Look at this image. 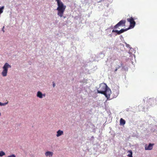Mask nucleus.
Segmentation results:
<instances>
[{"label": "nucleus", "mask_w": 157, "mask_h": 157, "mask_svg": "<svg viewBox=\"0 0 157 157\" xmlns=\"http://www.w3.org/2000/svg\"><path fill=\"white\" fill-rule=\"evenodd\" d=\"M127 21L129 22L130 23L129 27L128 28V29H129L133 28L136 24V22L134 21L133 18L132 17L130 18H128L127 19Z\"/></svg>", "instance_id": "20e7f679"}, {"label": "nucleus", "mask_w": 157, "mask_h": 157, "mask_svg": "<svg viewBox=\"0 0 157 157\" xmlns=\"http://www.w3.org/2000/svg\"><path fill=\"white\" fill-rule=\"evenodd\" d=\"M125 123V121L121 118L120 120V124L121 125H124Z\"/></svg>", "instance_id": "4468645a"}, {"label": "nucleus", "mask_w": 157, "mask_h": 157, "mask_svg": "<svg viewBox=\"0 0 157 157\" xmlns=\"http://www.w3.org/2000/svg\"><path fill=\"white\" fill-rule=\"evenodd\" d=\"M126 21L124 20H121L117 24L114 26V28L117 29L119 26H124L125 25Z\"/></svg>", "instance_id": "39448f33"}, {"label": "nucleus", "mask_w": 157, "mask_h": 157, "mask_svg": "<svg viewBox=\"0 0 157 157\" xmlns=\"http://www.w3.org/2000/svg\"><path fill=\"white\" fill-rule=\"evenodd\" d=\"M7 157H16V156L14 154H12L8 156Z\"/></svg>", "instance_id": "6ab92c4d"}, {"label": "nucleus", "mask_w": 157, "mask_h": 157, "mask_svg": "<svg viewBox=\"0 0 157 157\" xmlns=\"http://www.w3.org/2000/svg\"><path fill=\"white\" fill-rule=\"evenodd\" d=\"M1 113H0V116H1Z\"/></svg>", "instance_id": "a878e982"}, {"label": "nucleus", "mask_w": 157, "mask_h": 157, "mask_svg": "<svg viewBox=\"0 0 157 157\" xmlns=\"http://www.w3.org/2000/svg\"><path fill=\"white\" fill-rule=\"evenodd\" d=\"M4 8V6H2L0 7V14H1L3 12V10Z\"/></svg>", "instance_id": "2eb2a0df"}, {"label": "nucleus", "mask_w": 157, "mask_h": 157, "mask_svg": "<svg viewBox=\"0 0 157 157\" xmlns=\"http://www.w3.org/2000/svg\"><path fill=\"white\" fill-rule=\"evenodd\" d=\"M56 1L57 2L58 6L56 9V10L57 11V15L59 17H62L66 6L64 5L61 0H56Z\"/></svg>", "instance_id": "f03ea898"}, {"label": "nucleus", "mask_w": 157, "mask_h": 157, "mask_svg": "<svg viewBox=\"0 0 157 157\" xmlns=\"http://www.w3.org/2000/svg\"><path fill=\"white\" fill-rule=\"evenodd\" d=\"M53 153L51 151H47L45 153V155L46 157H52Z\"/></svg>", "instance_id": "9d476101"}, {"label": "nucleus", "mask_w": 157, "mask_h": 157, "mask_svg": "<svg viewBox=\"0 0 157 157\" xmlns=\"http://www.w3.org/2000/svg\"><path fill=\"white\" fill-rule=\"evenodd\" d=\"M131 51H134V49H131V50H130Z\"/></svg>", "instance_id": "5701e85b"}, {"label": "nucleus", "mask_w": 157, "mask_h": 157, "mask_svg": "<svg viewBox=\"0 0 157 157\" xmlns=\"http://www.w3.org/2000/svg\"><path fill=\"white\" fill-rule=\"evenodd\" d=\"M117 69H116L115 70V71H117Z\"/></svg>", "instance_id": "b1692460"}, {"label": "nucleus", "mask_w": 157, "mask_h": 157, "mask_svg": "<svg viewBox=\"0 0 157 157\" xmlns=\"http://www.w3.org/2000/svg\"><path fill=\"white\" fill-rule=\"evenodd\" d=\"M4 26H3V28H2V31L3 32H5V31H4Z\"/></svg>", "instance_id": "412c9836"}, {"label": "nucleus", "mask_w": 157, "mask_h": 157, "mask_svg": "<svg viewBox=\"0 0 157 157\" xmlns=\"http://www.w3.org/2000/svg\"><path fill=\"white\" fill-rule=\"evenodd\" d=\"M107 152V150L105 149V147L102 148L100 151V153L101 154H105Z\"/></svg>", "instance_id": "ddd939ff"}, {"label": "nucleus", "mask_w": 157, "mask_h": 157, "mask_svg": "<svg viewBox=\"0 0 157 157\" xmlns=\"http://www.w3.org/2000/svg\"><path fill=\"white\" fill-rule=\"evenodd\" d=\"M154 144L149 143L148 145L147 144H145V149L146 150H152L154 145Z\"/></svg>", "instance_id": "0eeeda50"}, {"label": "nucleus", "mask_w": 157, "mask_h": 157, "mask_svg": "<svg viewBox=\"0 0 157 157\" xmlns=\"http://www.w3.org/2000/svg\"><path fill=\"white\" fill-rule=\"evenodd\" d=\"M148 102L151 103V105H153L154 104L157 105V97L154 99L153 98H149L148 100Z\"/></svg>", "instance_id": "6e6552de"}, {"label": "nucleus", "mask_w": 157, "mask_h": 157, "mask_svg": "<svg viewBox=\"0 0 157 157\" xmlns=\"http://www.w3.org/2000/svg\"><path fill=\"white\" fill-rule=\"evenodd\" d=\"M8 101H7L6 102L4 103H2L1 102H0V106H5L7 104H8Z\"/></svg>", "instance_id": "a211bd4d"}, {"label": "nucleus", "mask_w": 157, "mask_h": 157, "mask_svg": "<svg viewBox=\"0 0 157 157\" xmlns=\"http://www.w3.org/2000/svg\"><path fill=\"white\" fill-rule=\"evenodd\" d=\"M129 30L128 28L125 29H121V30H120L119 31H118V30H113L112 31V33H116L118 35H120L121 33L124 32H125L128 30Z\"/></svg>", "instance_id": "423d86ee"}, {"label": "nucleus", "mask_w": 157, "mask_h": 157, "mask_svg": "<svg viewBox=\"0 0 157 157\" xmlns=\"http://www.w3.org/2000/svg\"><path fill=\"white\" fill-rule=\"evenodd\" d=\"M124 43L126 44V46L127 48H130V50L133 49V48H132V47H131L130 46V45L129 44H127L125 42H124Z\"/></svg>", "instance_id": "f3484780"}, {"label": "nucleus", "mask_w": 157, "mask_h": 157, "mask_svg": "<svg viewBox=\"0 0 157 157\" xmlns=\"http://www.w3.org/2000/svg\"><path fill=\"white\" fill-rule=\"evenodd\" d=\"M52 83H53V87H55L56 85H55V83L54 82H53Z\"/></svg>", "instance_id": "aec40b11"}, {"label": "nucleus", "mask_w": 157, "mask_h": 157, "mask_svg": "<svg viewBox=\"0 0 157 157\" xmlns=\"http://www.w3.org/2000/svg\"><path fill=\"white\" fill-rule=\"evenodd\" d=\"M5 155V153L4 151H0V157H2Z\"/></svg>", "instance_id": "dca6fc26"}, {"label": "nucleus", "mask_w": 157, "mask_h": 157, "mask_svg": "<svg viewBox=\"0 0 157 157\" xmlns=\"http://www.w3.org/2000/svg\"><path fill=\"white\" fill-rule=\"evenodd\" d=\"M128 53H129L130 54L131 53V52H128Z\"/></svg>", "instance_id": "393cba45"}, {"label": "nucleus", "mask_w": 157, "mask_h": 157, "mask_svg": "<svg viewBox=\"0 0 157 157\" xmlns=\"http://www.w3.org/2000/svg\"><path fill=\"white\" fill-rule=\"evenodd\" d=\"M63 17V18H66L65 16H63V17Z\"/></svg>", "instance_id": "4be33fe9"}, {"label": "nucleus", "mask_w": 157, "mask_h": 157, "mask_svg": "<svg viewBox=\"0 0 157 157\" xmlns=\"http://www.w3.org/2000/svg\"><path fill=\"white\" fill-rule=\"evenodd\" d=\"M11 68V66L8 63H6L2 67L3 70L1 74L3 77H6L7 75L8 69Z\"/></svg>", "instance_id": "7ed1b4c3"}, {"label": "nucleus", "mask_w": 157, "mask_h": 157, "mask_svg": "<svg viewBox=\"0 0 157 157\" xmlns=\"http://www.w3.org/2000/svg\"><path fill=\"white\" fill-rule=\"evenodd\" d=\"M45 96V94H43L40 91H38L36 94V96L40 98H42Z\"/></svg>", "instance_id": "1a4fd4ad"}, {"label": "nucleus", "mask_w": 157, "mask_h": 157, "mask_svg": "<svg viewBox=\"0 0 157 157\" xmlns=\"http://www.w3.org/2000/svg\"><path fill=\"white\" fill-rule=\"evenodd\" d=\"M97 91L98 93L104 94L107 98V100H110L111 91L105 83L100 84L99 87L97 89Z\"/></svg>", "instance_id": "f257e3e1"}, {"label": "nucleus", "mask_w": 157, "mask_h": 157, "mask_svg": "<svg viewBox=\"0 0 157 157\" xmlns=\"http://www.w3.org/2000/svg\"><path fill=\"white\" fill-rule=\"evenodd\" d=\"M63 131L59 130L57 132V134L56 135V136L57 137H59L62 135L63 134Z\"/></svg>", "instance_id": "f8f14e48"}, {"label": "nucleus", "mask_w": 157, "mask_h": 157, "mask_svg": "<svg viewBox=\"0 0 157 157\" xmlns=\"http://www.w3.org/2000/svg\"><path fill=\"white\" fill-rule=\"evenodd\" d=\"M113 94L114 95L113 97L116 98L118 95L119 93V91L118 89L117 90H114L113 91Z\"/></svg>", "instance_id": "9b49d317"}]
</instances>
